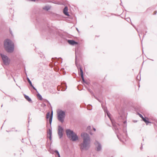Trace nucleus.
I'll return each instance as SVG.
<instances>
[{
    "instance_id": "obj_1",
    "label": "nucleus",
    "mask_w": 157,
    "mask_h": 157,
    "mask_svg": "<svg viewBox=\"0 0 157 157\" xmlns=\"http://www.w3.org/2000/svg\"><path fill=\"white\" fill-rule=\"evenodd\" d=\"M81 136L83 139L82 143L80 145V149L81 151H87L90 146V138L89 135L86 132H82L81 134Z\"/></svg>"
},
{
    "instance_id": "obj_2",
    "label": "nucleus",
    "mask_w": 157,
    "mask_h": 157,
    "mask_svg": "<svg viewBox=\"0 0 157 157\" xmlns=\"http://www.w3.org/2000/svg\"><path fill=\"white\" fill-rule=\"evenodd\" d=\"M102 106L103 109L105 114L108 116V117L109 118L110 120L112 125L113 126V130H114L116 134L117 135V137L118 138V139L120 140V141H121V139L120 138L118 134L119 133V128L118 127V126H120V124H116V123L115 122V121L113 120L112 118L111 117V115L109 113V112L108 111L107 108L106 107H103L102 105Z\"/></svg>"
},
{
    "instance_id": "obj_3",
    "label": "nucleus",
    "mask_w": 157,
    "mask_h": 157,
    "mask_svg": "<svg viewBox=\"0 0 157 157\" xmlns=\"http://www.w3.org/2000/svg\"><path fill=\"white\" fill-rule=\"evenodd\" d=\"M4 48L7 53H13L14 50V44L13 41L9 39H6L4 42Z\"/></svg>"
},
{
    "instance_id": "obj_4",
    "label": "nucleus",
    "mask_w": 157,
    "mask_h": 157,
    "mask_svg": "<svg viewBox=\"0 0 157 157\" xmlns=\"http://www.w3.org/2000/svg\"><path fill=\"white\" fill-rule=\"evenodd\" d=\"M53 117V111H52L50 115V112L49 111L46 114V118L48 119L49 118V122L50 124V126L51 128L48 129V130L47 131V138H49L50 141L52 142V130L51 126L52 123V122Z\"/></svg>"
},
{
    "instance_id": "obj_5",
    "label": "nucleus",
    "mask_w": 157,
    "mask_h": 157,
    "mask_svg": "<svg viewBox=\"0 0 157 157\" xmlns=\"http://www.w3.org/2000/svg\"><path fill=\"white\" fill-rule=\"evenodd\" d=\"M66 133L67 137L70 140L74 142L78 140V137L77 134L71 129H67Z\"/></svg>"
},
{
    "instance_id": "obj_6",
    "label": "nucleus",
    "mask_w": 157,
    "mask_h": 157,
    "mask_svg": "<svg viewBox=\"0 0 157 157\" xmlns=\"http://www.w3.org/2000/svg\"><path fill=\"white\" fill-rule=\"evenodd\" d=\"M57 119L58 120L63 123L66 116L65 112L61 109H58L57 111Z\"/></svg>"
},
{
    "instance_id": "obj_7",
    "label": "nucleus",
    "mask_w": 157,
    "mask_h": 157,
    "mask_svg": "<svg viewBox=\"0 0 157 157\" xmlns=\"http://www.w3.org/2000/svg\"><path fill=\"white\" fill-rule=\"evenodd\" d=\"M59 35L62 38V40H61V42L62 43L63 41L64 42H67L69 44L72 45H78V42L76 41L73 40H67L65 38L64 36L61 33H59Z\"/></svg>"
},
{
    "instance_id": "obj_8",
    "label": "nucleus",
    "mask_w": 157,
    "mask_h": 157,
    "mask_svg": "<svg viewBox=\"0 0 157 157\" xmlns=\"http://www.w3.org/2000/svg\"><path fill=\"white\" fill-rule=\"evenodd\" d=\"M0 56L1 57L3 63L6 65H8L10 63V59L6 55L2 53H0Z\"/></svg>"
},
{
    "instance_id": "obj_9",
    "label": "nucleus",
    "mask_w": 157,
    "mask_h": 157,
    "mask_svg": "<svg viewBox=\"0 0 157 157\" xmlns=\"http://www.w3.org/2000/svg\"><path fill=\"white\" fill-rule=\"evenodd\" d=\"M75 64L77 66L78 70L79 69V65H78L77 64V57H81V51L79 50L78 48H76L75 50Z\"/></svg>"
},
{
    "instance_id": "obj_10",
    "label": "nucleus",
    "mask_w": 157,
    "mask_h": 157,
    "mask_svg": "<svg viewBox=\"0 0 157 157\" xmlns=\"http://www.w3.org/2000/svg\"><path fill=\"white\" fill-rule=\"evenodd\" d=\"M79 70H78V71L79 74L80 73V75L82 80V83L83 84H84V83H85L87 85H89L90 84V83L86 81L84 79L82 68L80 65H79Z\"/></svg>"
},
{
    "instance_id": "obj_11",
    "label": "nucleus",
    "mask_w": 157,
    "mask_h": 157,
    "mask_svg": "<svg viewBox=\"0 0 157 157\" xmlns=\"http://www.w3.org/2000/svg\"><path fill=\"white\" fill-rule=\"evenodd\" d=\"M63 128L60 125H59L58 130V134L59 139L62 138L63 136Z\"/></svg>"
},
{
    "instance_id": "obj_12",
    "label": "nucleus",
    "mask_w": 157,
    "mask_h": 157,
    "mask_svg": "<svg viewBox=\"0 0 157 157\" xmlns=\"http://www.w3.org/2000/svg\"><path fill=\"white\" fill-rule=\"evenodd\" d=\"M94 145L95 146V150L96 151H101L102 146L100 142L96 140L94 143Z\"/></svg>"
},
{
    "instance_id": "obj_13",
    "label": "nucleus",
    "mask_w": 157,
    "mask_h": 157,
    "mask_svg": "<svg viewBox=\"0 0 157 157\" xmlns=\"http://www.w3.org/2000/svg\"><path fill=\"white\" fill-rule=\"evenodd\" d=\"M39 27L40 28V29L42 31H46L47 29L48 26H47L45 24H42L40 23L39 24Z\"/></svg>"
},
{
    "instance_id": "obj_14",
    "label": "nucleus",
    "mask_w": 157,
    "mask_h": 157,
    "mask_svg": "<svg viewBox=\"0 0 157 157\" xmlns=\"http://www.w3.org/2000/svg\"><path fill=\"white\" fill-rule=\"evenodd\" d=\"M27 79L28 82V83L29 84V85H30V86H31V88L32 89H33L34 90H35L36 91H37V89L35 88V87H34V86L33 85L32 83V82L30 80L29 78L27 77Z\"/></svg>"
},
{
    "instance_id": "obj_15",
    "label": "nucleus",
    "mask_w": 157,
    "mask_h": 157,
    "mask_svg": "<svg viewBox=\"0 0 157 157\" xmlns=\"http://www.w3.org/2000/svg\"><path fill=\"white\" fill-rule=\"evenodd\" d=\"M63 13L67 16H70V14L68 12V8L67 6H65L63 10Z\"/></svg>"
},
{
    "instance_id": "obj_16",
    "label": "nucleus",
    "mask_w": 157,
    "mask_h": 157,
    "mask_svg": "<svg viewBox=\"0 0 157 157\" xmlns=\"http://www.w3.org/2000/svg\"><path fill=\"white\" fill-rule=\"evenodd\" d=\"M23 95L25 98L26 99V100L28 101L29 103H32L33 101L28 96L26 95L25 94H23Z\"/></svg>"
},
{
    "instance_id": "obj_17",
    "label": "nucleus",
    "mask_w": 157,
    "mask_h": 157,
    "mask_svg": "<svg viewBox=\"0 0 157 157\" xmlns=\"http://www.w3.org/2000/svg\"><path fill=\"white\" fill-rule=\"evenodd\" d=\"M142 120L147 125L149 123H151V122L149 121L148 118L147 117H145L142 119Z\"/></svg>"
},
{
    "instance_id": "obj_18",
    "label": "nucleus",
    "mask_w": 157,
    "mask_h": 157,
    "mask_svg": "<svg viewBox=\"0 0 157 157\" xmlns=\"http://www.w3.org/2000/svg\"><path fill=\"white\" fill-rule=\"evenodd\" d=\"M62 85L63 86L62 91H64L66 90L67 87L66 83L64 82H62Z\"/></svg>"
},
{
    "instance_id": "obj_19",
    "label": "nucleus",
    "mask_w": 157,
    "mask_h": 157,
    "mask_svg": "<svg viewBox=\"0 0 157 157\" xmlns=\"http://www.w3.org/2000/svg\"><path fill=\"white\" fill-rule=\"evenodd\" d=\"M91 126H87L86 129V131L88 132L91 135H92L93 133L91 132Z\"/></svg>"
},
{
    "instance_id": "obj_20",
    "label": "nucleus",
    "mask_w": 157,
    "mask_h": 157,
    "mask_svg": "<svg viewBox=\"0 0 157 157\" xmlns=\"http://www.w3.org/2000/svg\"><path fill=\"white\" fill-rule=\"evenodd\" d=\"M36 52L39 54L41 58L44 59L45 58V56H44V54L42 53V52H39L38 51H36Z\"/></svg>"
},
{
    "instance_id": "obj_21",
    "label": "nucleus",
    "mask_w": 157,
    "mask_h": 157,
    "mask_svg": "<svg viewBox=\"0 0 157 157\" xmlns=\"http://www.w3.org/2000/svg\"><path fill=\"white\" fill-rule=\"evenodd\" d=\"M44 102L48 103L47 106L48 107H49V106H50L51 108L52 109V107L50 103L46 99H44Z\"/></svg>"
},
{
    "instance_id": "obj_22",
    "label": "nucleus",
    "mask_w": 157,
    "mask_h": 157,
    "mask_svg": "<svg viewBox=\"0 0 157 157\" xmlns=\"http://www.w3.org/2000/svg\"><path fill=\"white\" fill-rule=\"evenodd\" d=\"M54 152L56 154V157H60V155L59 153V152L57 150H55L54 151Z\"/></svg>"
},
{
    "instance_id": "obj_23",
    "label": "nucleus",
    "mask_w": 157,
    "mask_h": 157,
    "mask_svg": "<svg viewBox=\"0 0 157 157\" xmlns=\"http://www.w3.org/2000/svg\"><path fill=\"white\" fill-rule=\"evenodd\" d=\"M38 93V94H37V97L38 98L40 99V100H44V99H43L42 96L37 91H36Z\"/></svg>"
},
{
    "instance_id": "obj_24",
    "label": "nucleus",
    "mask_w": 157,
    "mask_h": 157,
    "mask_svg": "<svg viewBox=\"0 0 157 157\" xmlns=\"http://www.w3.org/2000/svg\"><path fill=\"white\" fill-rule=\"evenodd\" d=\"M120 117L121 119L123 120H124L126 119V117L125 116V114L124 113H123L121 115Z\"/></svg>"
},
{
    "instance_id": "obj_25",
    "label": "nucleus",
    "mask_w": 157,
    "mask_h": 157,
    "mask_svg": "<svg viewBox=\"0 0 157 157\" xmlns=\"http://www.w3.org/2000/svg\"><path fill=\"white\" fill-rule=\"evenodd\" d=\"M78 89L79 90H81L83 89V87L82 85L80 84L78 85Z\"/></svg>"
},
{
    "instance_id": "obj_26",
    "label": "nucleus",
    "mask_w": 157,
    "mask_h": 157,
    "mask_svg": "<svg viewBox=\"0 0 157 157\" xmlns=\"http://www.w3.org/2000/svg\"><path fill=\"white\" fill-rule=\"evenodd\" d=\"M43 9L45 10L48 11L50 9V7L49 6H45L43 7Z\"/></svg>"
},
{
    "instance_id": "obj_27",
    "label": "nucleus",
    "mask_w": 157,
    "mask_h": 157,
    "mask_svg": "<svg viewBox=\"0 0 157 157\" xmlns=\"http://www.w3.org/2000/svg\"><path fill=\"white\" fill-rule=\"evenodd\" d=\"M48 140L47 141V142L46 144V146L47 148H51V143L50 144L48 142Z\"/></svg>"
},
{
    "instance_id": "obj_28",
    "label": "nucleus",
    "mask_w": 157,
    "mask_h": 157,
    "mask_svg": "<svg viewBox=\"0 0 157 157\" xmlns=\"http://www.w3.org/2000/svg\"><path fill=\"white\" fill-rule=\"evenodd\" d=\"M140 72H141V70H140L139 72V74L140 75L139 78H138V75L136 77V80H138V81H140L141 80Z\"/></svg>"
},
{
    "instance_id": "obj_29",
    "label": "nucleus",
    "mask_w": 157,
    "mask_h": 157,
    "mask_svg": "<svg viewBox=\"0 0 157 157\" xmlns=\"http://www.w3.org/2000/svg\"><path fill=\"white\" fill-rule=\"evenodd\" d=\"M123 131L125 133L126 136H128V134L127 133V131L126 128H124L123 129Z\"/></svg>"
},
{
    "instance_id": "obj_30",
    "label": "nucleus",
    "mask_w": 157,
    "mask_h": 157,
    "mask_svg": "<svg viewBox=\"0 0 157 157\" xmlns=\"http://www.w3.org/2000/svg\"><path fill=\"white\" fill-rule=\"evenodd\" d=\"M138 114L142 118V120L144 118L143 115L139 113H138Z\"/></svg>"
},
{
    "instance_id": "obj_31",
    "label": "nucleus",
    "mask_w": 157,
    "mask_h": 157,
    "mask_svg": "<svg viewBox=\"0 0 157 157\" xmlns=\"http://www.w3.org/2000/svg\"><path fill=\"white\" fill-rule=\"evenodd\" d=\"M90 94L93 96L94 97L95 95L94 94L93 91L91 90L89 92Z\"/></svg>"
},
{
    "instance_id": "obj_32",
    "label": "nucleus",
    "mask_w": 157,
    "mask_h": 157,
    "mask_svg": "<svg viewBox=\"0 0 157 157\" xmlns=\"http://www.w3.org/2000/svg\"><path fill=\"white\" fill-rule=\"evenodd\" d=\"M90 94L93 96L94 97L95 95L94 94L93 91L91 90L89 92Z\"/></svg>"
},
{
    "instance_id": "obj_33",
    "label": "nucleus",
    "mask_w": 157,
    "mask_h": 157,
    "mask_svg": "<svg viewBox=\"0 0 157 157\" xmlns=\"http://www.w3.org/2000/svg\"><path fill=\"white\" fill-rule=\"evenodd\" d=\"M94 97L97 100H98L99 102H101V101L96 96H95Z\"/></svg>"
},
{
    "instance_id": "obj_34",
    "label": "nucleus",
    "mask_w": 157,
    "mask_h": 157,
    "mask_svg": "<svg viewBox=\"0 0 157 157\" xmlns=\"http://www.w3.org/2000/svg\"><path fill=\"white\" fill-rule=\"evenodd\" d=\"M126 21L129 22V21H130L131 22V20L129 17H127V18H126Z\"/></svg>"
},
{
    "instance_id": "obj_35",
    "label": "nucleus",
    "mask_w": 157,
    "mask_h": 157,
    "mask_svg": "<svg viewBox=\"0 0 157 157\" xmlns=\"http://www.w3.org/2000/svg\"><path fill=\"white\" fill-rule=\"evenodd\" d=\"M84 86H85V87H86V89H87V90L89 92L91 90L90 89V88H88L86 86V85H84Z\"/></svg>"
},
{
    "instance_id": "obj_36",
    "label": "nucleus",
    "mask_w": 157,
    "mask_h": 157,
    "mask_svg": "<svg viewBox=\"0 0 157 157\" xmlns=\"http://www.w3.org/2000/svg\"><path fill=\"white\" fill-rule=\"evenodd\" d=\"M53 34H54L53 33V32H51L50 33V35H51V36H50V37H51L53 38L54 37V36H53Z\"/></svg>"
},
{
    "instance_id": "obj_37",
    "label": "nucleus",
    "mask_w": 157,
    "mask_h": 157,
    "mask_svg": "<svg viewBox=\"0 0 157 157\" xmlns=\"http://www.w3.org/2000/svg\"><path fill=\"white\" fill-rule=\"evenodd\" d=\"M41 106L43 107H45L46 106V105L45 103H43L41 105Z\"/></svg>"
},
{
    "instance_id": "obj_38",
    "label": "nucleus",
    "mask_w": 157,
    "mask_h": 157,
    "mask_svg": "<svg viewBox=\"0 0 157 157\" xmlns=\"http://www.w3.org/2000/svg\"><path fill=\"white\" fill-rule=\"evenodd\" d=\"M9 32H10V33L13 36V33H12V31L10 29H9Z\"/></svg>"
},
{
    "instance_id": "obj_39",
    "label": "nucleus",
    "mask_w": 157,
    "mask_h": 157,
    "mask_svg": "<svg viewBox=\"0 0 157 157\" xmlns=\"http://www.w3.org/2000/svg\"><path fill=\"white\" fill-rule=\"evenodd\" d=\"M53 3H54V4H58L59 5V3H58V2H56L54 1H53V2H52Z\"/></svg>"
},
{
    "instance_id": "obj_40",
    "label": "nucleus",
    "mask_w": 157,
    "mask_h": 157,
    "mask_svg": "<svg viewBox=\"0 0 157 157\" xmlns=\"http://www.w3.org/2000/svg\"><path fill=\"white\" fill-rule=\"evenodd\" d=\"M51 14H52V15L53 16H56L57 15V14L55 13H51Z\"/></svg>"
},
{
    "instance_id": "obj_41",
    "label": "nucleus",
    "mask_w": 157,
    "mask_h": 157,
    "mask_svg": "<svg viewBox=\"0 0 157 157\" xmlns=\"http://www.w3.org/2000/svg\"><path fill=\"white\" fill-rule=\"evenodd\" d=\"M140 149L141 150L143 149V144L142 143H141V146L140 147Z\"/></svg>"
},
{
    "instance_id": "obj_42",
    "label": "nucleus",
    "mask_w": 157,
    "mask_h": 157,
    "mask_svg": "<svg viewBox=\"0 0 157 157\" xmlns=\"http://www.w3.org/2000/svg\"><path fill=\"white\" fill-rule=\"evenodd\" d=\"M157 13V12L156 11H154V12L153 13V15H155V14H156Z\"/></svg>"
},
{
    "instance_id": "obj_43",
    "label": "nucleus",
    "mask_w": 157,
    "mask_h": 157,
    "mask_svg": "<svg viewBox=\"0 0 157 157\" xmlns=\"http://www.w3.org/2000/svg\"><path fill=\"white\" fill-rule=\"evenodd\" d=\"M123 123L124 124H126L127 123V120H125L123 122Z\"/></svg>"
},
{
    "instance_id": "obj_44",
    "label": "nucleus",
    "mask_w": 157,
    "mask_h": 157,
    "mask_svg": "<svg viewBox=\"0 0 157 157\" xmlns=\"http://www.w3.org/2000/svg\"><path fill=\"white\" fill-rule=\"evenodd\" d=\"M92 109V106L91 105L90 106V108L88 109L89 110H91Z\"/></svg>"
},
{
    "instance_id": "obj_45",
    "label": "nucleus",
    "mask_w": 157,
    "mask_h": 157,
    "mask_svg": "<svg viewBox=\"0 0 157 157\" xmlns=\"http://www.w3.org/2000/svg\"><path fill=\"white\" fill-rule=\"evenodd\" d=\"M29 118H30V117H28V123H29Z\"/></svg>"
},
{
    "instance_id": "obj_46",
    "label": "nucleus",
    "mask_w": 157,
    "mask_h": 157,
    "mask_svg": "<svg viewBox=\"0 0 157 157\" xmlns=\"http://www.w3.org/2000/svg\"><path fill=\"white\" fill-rule=\"evenodd\" d=\"M133 121V122H134V123H136V122H137V120H134Z\"/></svg>"
},
{
    "instance_id": "obj_47",
    "label": "nucleus",
    "mask_w": 157,
    "mask_h": 157,
    "mask_svg": "<svg viewBox=\"0 0 157 157\" xmlns=\"http://www.w3.org/2000/svg\"><path fill=\"white\" fill-rule=\"evenodd\" d=\"M93 129L94 131H96V129L94 127H93Z\"/></svg>"
},
{
    "instance_id": "obj_48",
    "label": "nucleus",
    "mask_w": 157,
    "mask_h": 157,
    "mask_svg": "<svg viewBox=\"0 0 157 157\" xmlns=\"http://www.w3.org/2000/svg\"><path fill=\"white\" fill-rule=\"evenodd\" d=\"M76 29L77 31L78 32V33H79V31L78 29L77 28H76Z\"/></svg>"
},
{
    "instance_id": "obj_49",
    "label": "nucleus",
    "mask_w": 157,
    "mask_h": 157,
    "mask_svg": "<svg viewBox=\"0 0 157 157\" xmlns=\"http://www.w3.org/2000/svg\"><path fill=\"white\" fill-rule=\"evenodd\" d=\"M73 74H74V75H75V76H76V74H75V73H73Z\"/></svg>"
},
{
    "instance_id": "obj_50",
    "label": "nucleus",
    "mask_w": 157,
    "mask_h": 157,
    "mask_svg": "<svg viewBox=\"0 0 157 157\" xmlns=\"http://www.w3.org/2000/svg\"><path fill=\"white\" fill-rule=\"evenodd\" d=\"M147 33V31H146V33H145V34H144V35H143V37H144V36L145 35H146V33Z\"/></svg>"
},
{
    "instance_id": "obj_51",
    "label": "nucleus",
    "mask_w": 157,
    "mask_h": 157,
    "mask_svg": "<svg viewBox=\"0 0 157 157\" xmlns=\"http://www.w3.org/2000/svg\"><path fill=\"white\" fill-rule=\"evenodd\" d=\"M148 59H150V60H151L152 61H154V60L153 59H149L148 58H147Z\"/></svg>"
},
{
    "instance_id": "obj_52",
    "label": "nucleus",
    "mask_w": 157,
    "mask_h": 157,
    "mask_svg": "<svg viewBox=\"0 0 157 157\" xmlns=\"http://www.w3.org/2000/svg\"><path fill=\"white\" fill-rule=\"evenodd\" d=\"M131 25L135 28V26H134V25L132 23L131 24Z\"/></svg>"
},
{
    "instance_id": "obj_53",
    "label": "nucleus",
    "mask_w": 157,
    "mask_h": 157,
    "mask_svg": "<svg viewBox=\"0 0 157 157\" xmlns=\"http://www.w3.org/2000/svg\"><path fill=\"white\" fill-rule=\"evenodd\" d=\"M60 58L61 59L62 61H61V62H60V63H61L62 62V59L61 58Z\"/></svg>"
},
{
    "instance_id": "obj_54",
    "label": "nucleus",
    "mask_w": 157,
    "mask_h": 157,
    "mask_svg": "<svg viewBox=\"0 0 157 157\" xmlns=\"http://www.w3.org/2000/svg\"><path fill=\"white\" fill-rule=\"evenodd\" d=\"M23 140H24V139H23H23H22V141H21V142H22V143L24 142L23 141Z\"/></svg>"
},
{
    "instance_id": "obj_55",
    "label": "nucleus",
    "mask_w": 157,
    "mask_h": 157,
    "mask_svg": "<svg viewBox=\"0 0 157 157\" xmlns=\"http://www.w3.org/2000/svg\"><path fill=\"white\" fill-rule=\"evenodd\" d=\"M120 5H121V6L122 5V2H121V3L120 4Z\"/></svg>"
},
{
    "instance_id": "obj_56",
    "label": "nucleus",
    "mask_w": 157,
    "mask_h": 157,
    "mask_svg": "<svg viewBox=\"0 0 157 157\" xmlns=\"http://www.w3.org/2000/svg\"><path fill=\"white\" fill-rule=\"evenodd\" d=\"M138 86H139V87H140V85H139Z\"/></svg>"
},
{
    "instance_id": "obj_57",
    "label": "nucleus",
    "mask_w": 157,
    "mask_h": 157,
    "mask_svg": "<svg viewBox=\"0 0 157 157\" xmlns=\"http://www.w3.org/2000/svg\"><path fill=\"white\" fill-rule=\"evenodd\" d=\"M3 106V105L2 104V105H1V107H2Z\"/></svg>"
},
{
    "instance_id": "obj_58",
    "label": "nucleus",
    "mask_w": 157,
    "mask_h": 157,
    "mask_svg": "<svg viewBox=\"0 0 157 157\" xmlns=\"http://www.w3.org/2000/svg\"><path fill=\"white\" fill-rule=\"evenodd\" d=\"M25 74H26V75H27V73L26 72H25Z\"/></svg>"
},
{
    "instance_id": "obj_59",
    "label": "nucleus",
    "mask_w": 157,
    "mask_h": 157,
    "mask_svg": "<svg viewBox=\"0 0 157 157\" xmlns=\"http://www.w3.org/2000/svg\"><path fill=\"white\" fill-rule=\"evenodd\" d=\"M6 131L7 132H9L7 130H6Z\"/></svg>"
},
{
    "instance_id": "obj_60",
    "label": "nucleus",
    "mask_w": 157,
    "mask_h": 157,
    "mask_svg": "<svg viewBox=\"0 0 157 157\" xmlns=\"http://www.w3.org/2000/svg\"><path fill=\"white\" fill-rule=\"evenodd\" d=\"M143 141H144V139L143 138Z\"/></svg>"
},
{
    "instance_id": "obj_61",
    "label": "nucleus",
    "mask_w": 157,
    "mask_h": 157,
    "mask_svg": "<svg viewBox=\"0 0 157 157\" xmlns=\"http://www.w3.org/2000/svg\"><path fill=\"white\" fill-rule=\"evenodd\" d=\"M109 125V126H110V125H109H109Z\"/></svg>"
},
{
    "instance_id": "obj_62",
    "label": "nucleus",
    "mask_w": 157,
    "mask_h": 157,
    "mask_svg": "<svg viewBox=\"0 0 157 157\" xmlns=\"http://www.w3.org/2000/svg\"><path fill=\"white\" fill-rule=\"evenodd\" d=\"M27 133H28V131H27Z\"/></svg>"
},
{
    "instance_id": "obj_63",
    "label": "nucleus",
    "mask_w": 157,
    "mask_h": 157,
    "mask_svg": "<svg viewBox=\"0 0 157 157\" xmlns=\"http://www.w3.org/2000/svg\"><path fill=\"white\" fill-rule=\"evenodd\" d=\"M136 31H138L137 29H136Z\"/></svg>"
},
{
    "instance_id": "obj_64",
    "label": "nucleus",
    "mask_w": 157,
    "mask_h": 157,
    "mask_svg": "<svg viewBox=\"0 0 157 157\" xmlns=\"http://www.w3.org/2000/svg\"><path fill=\"white\" fill-rule=\"evenodd\" d=\"M14 80L15 81V79L14 78Z\"/></svg>"
}]
</instances>
